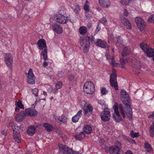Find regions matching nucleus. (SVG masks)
<instances>
[{
    "label": "nucleus",
    "instance_id": "obj_42",
    "mask_svg": "<svg viewBox=\"0 0 154 154\" xmlns=\"http://www.w3.org/2000/svg\"><path fill=\"white\" fill-rule=\"evenodd\" d=\"M148 21L150 23H154V15H151L148 19Z\"/></svg>",
    "mask_w": 154,
    "mask_h": 154
},
{
    "label": "nucleus",
    "instance_id": "obj_1",
    "mask_svg": "<svg viewBox=\"0 0 154 154\" xmlns=\"http://www.w3.org/2000/svg\"><path fill=\"white\" fill-rule=\"evenodd\" d=\"M120 97L121 101L125 104V106L124 109L122 104H119V109L120 112L123 118H125L126 114L129 119L131 120L132 118V111L130 104L129 95L125 90L122 89L120 92Z\"/></svg>",
    "mask_w": 154,
    "mask_h": 154
},
{
    "label": "nucleus",
    "instance_id": "obj_35",
    "mask_svg": "<svg viewBox=\"0 0 154 154\" xmlns=\"http://www.w3.org/2000/svg\"><path fill=\"white\" fill-rule=\"evenodd\" d=\"M67 118L63 114L61 116V119L60 120V124L63 123H66L67 122Z\"/></svg>",
    "mask_w": 154,
    "mask_h": 154
},
{
    "label": "nucleus",
    "instance_id": "obj_59",
    "mask_svg": "<svg viewBox=\"0 0 154 154\" xmlns=\"http://www.w3.org/2000/svg\"><path fill=\"white\" fill-rule=\"evenodd\" d=\"M154 117V111L150 115L148 116V118H153Z\"/></svg>",
    "mask_w": 154,
    "mask_h": 154
},
{
    "label": "nucleus",
    "instance_id": "obj_40",
    "mask_svg": "<svg viewBox=\"0 0 154 154\" xmlns=\"http://www.w3.org/2000/svg\"><path fill=\"white\" fill-rule=\"evenodd\" d=\"M63 82L61 81L58 82L56 84L55 87L58 89L61 88L63 86Z\"/></svg>",
    "mask_w": 154,
    "mask_h": 154
},
{
    "label": "nucleus",
    "instance_id": "obj_12",
    "mask_svg": "<svg viewBox=\"0 0 154 154\" xmlns=\"http://www.w3.org/2000/svg\"><path fill=\"white\" fill-rule=\"evenodd\" d=\"M135 20L138 28L140 31H142L146 26V23L140 17H137Z\"/></svg>",
    "mask_w": 154,
    "mask_h": 154
},
{
    "label": "nucleus",
    "instance_id": "obj_15",
    "mask_svg": "<svg viewBox=\"0 0 154 154\" xmlns=\"http://www.w3.org/2000/svg\"><path fill=\"white\" fill-rule=\"evenodd\" d=\"M26 115L24 111H20L15 116V120L18 122L22 121L26 118Z\"/></svg>",
    "mask_w": 154,
    "mask_h": 154
},
{
    "label": "nucleus",
    "instance_id": "obj_30",
    "mask_svg": "<svg viewBox=\"0 0 154 154\" xmlns=\"http://www.w3.org/2000/svg\"><path fill=\"white\" fill-rule=\"evenodd\" d=\"M43 125L45 129L48 131H50L53 128V126L47 123L43 124Z\"/></svg>",
    "mask_w": 154,
    "mask_h": 154
},
{
    "label": "nucleus",
    "instance_id": "obj_27",
    "mask_svg": "<svg viewBox=\"0 0 154 154\" xmlns=\"http://www.w3.org/2000/svg\"><path fill=\"white\" fill-rule=\"evenodd\" d=\"M35 128L33 126H30L29 127L27 130L28 134L30 136H32L35 132Z\"/></svg>",
    "mask_w": 154,
    "mask_h": 154
},
{
    "label": "nucleus",
    "instance_id": "obj_28",
    "mask_svg": "<svg viewBox=\"0 0 154 154\" xmlns=\"http://www.w3.org/2000/svg\"><path fill=\"white\" fill-rule=\"evenodd\" d=\"M41 56L43 57V59L45 61H46L48 59L47 48H46L42 51Z\"/></svg>",
    "mask_w": 154,
    "mask_h": 154
},
{
    "label": "nucleus",
    "instance_id": "obj_38",
    "mask_svg": "<svg viewBox=\"0 0 154 154\" xmlns=\"http://www.w3.org/2000/svg\"><path fill=\"white\" fill-rule=\"evenodd\" d=\"M15 103L16 107H18L21 109H23L24 108L23 105L22 104L20 101H18V102L16 101Z\"/></svg>",
    "mask_w": 154,
    "mask_h": 154
},
{
    "label": "nucleus",
    "instance_id": "obj_52",
    "mask_svg": "<svg viewBox=\"0 0 154 154\" xmlns=\"http://www.w3.org/2000/svg\"><path fill=\"white\" fill-rule=\"evenodd\" d=\"M85 16L88 19H91L92 17V15L88 14V13L85 14Z\"/></svg>",
    "mask_w": 154,
    "mask_h": 154
},
{
    "label": "nucleus",
    "instance_id": "obj_8",
    "mask_svg": "<svg viewBox=\"0 0 154 154\" xmlns=\"http://www.w3.org/2000/svg\"><path fill=\"white\" fill-rule=\"evenodd\" d=\"M54 17L55 21L58 23L65 24L68 21L67 17L60 14H55Z\"/></svg>",
    "mask_w": 154,
    "mask_h": 154
},
{
    "label": "nucleus",
    "instance_id": "obj_22",
    "mask_svg": "<svg viewBox=\"0 0 154 154\" xmlns=\"http://www.w3.org/2000/svg\"><path fill=\"white\" fill-rule=\"evenodd\" d=\"M99 3L103 7L107 8L110 5L109 0H99Z\"/></svg>",
    "mask_w": 154,
    "mask_h": 154
},
{
    "label": "nucleus",
    "instance_id": "obj_54",
    "mask_svg": "<svg viewBox=\"0 0 154 154\" xmlns=\"http://www.w3.org/2000/svg\"><path fill=\"white\" fill-rule=\"evenodd\" d=\"M128 14V13L126 10H123V15L125 16H127Z\"/></svg>",
    "mask_w": 154,
    "mask_h": 154
},
{
    "label": "nucleus",
    "instance_id": "obj_63",
    "mask_svg": "<svg viewBox=\"0 0 154 154\" xmlns=\"http://www.w3.org/2000/svg\"><path fill=\"white\" fill-rule=\"evenodd\" d=\"M134 71H135L136 72V74H139L140 73V72L139 71V68L137 69L136 68H134Z\"/></svg>",
    "mask_w": 154,
    "mask_h": 154
},
{
    "label": "nucleus",
    "instance_id": "obj_5",
    "mask_svg": "<svg viewBox=\"0 0 154 154\" xmlns=\"http://www.w3.org/2000/svg\"><path fill=\"white\" fill-rule=\"evenodd\" d=\"M109 81L111 86L114 87L116 90H118V87L117 81L116 71L113 68L112 69V73L110 75Z\"/></svg>",
    "mask_w": 154,
    "mask_h": 154
},
{
    "label": "nucleus",
    "instance_id": "obj_41",
    "mask_svg": "<svg viewBox=\"0 0 154 154\" xmlns=\"http://www.w3.org/2000/svg\"><path fill=\"white\" fill-rule=\"evenodd\" d=\"M105 56L107 59L109 60V61H111L112 60L114 59V57L113 56H111L110 54L108 52L106 53Z\"/></svg>",
    "mask_w": 154,
    "mask_h": 154
},
{
    "label": "nucleus",
    "instance_id": "obj_36",
    "mask_svg": "<svg viewBox=\"0 0 154 154\" xmlns=\"http://www.w3.org/2000/svg\"><path fill=\"white\" fill-rule=\"evenodd\" d=\"M130 135L133 138L138 137L140 134L138 132L134 133L133 131L131 130L130 131Z\"/></svg>",
    "mask_w": 154,
    "mask_h": 154
},
{
    "label": "nucleus",
    "instance_id": "obj_45",
    "mask_svg": "<svg viewBox=\"0 0 154 154\" xmlns=\"http://www.w3.org/2000/svg\"><path fill=\"white\" fill-rule=\"evenodd\" d=\"M54 117L55 121L59 124L60 123V116H59L54 115Z\"/></svg>",
    "mask_w": 154,
    "mask_h": 154
},
{
    "label": "nucleus",
    "instance_id": "obj_16",
    "mask_svg": "<svg viewBox=\"0 0 154 154\" xmlns=\"http://www.w3.org/2000/svg\"><path fill=\"white\" fill-rule=\"evenodd\" d=\"M51 28L54 31L57 33L60 34L63 32L62 27L57 23H55L51 26Z\"/></svg>",
    "mask_w": 154,
    "mask_h": 154
},
{
    "label": "nucleus",
    "instance_id": "obj_51",
    "mask_svg": "<svg viewBox=\"0 0 154 154\" xmlns=\"http://www.w3.org/2000/svg\"><path fill=\"white\" fill-rule=\"evenodd\" d=\"M109 62H110V64L112 65V67L115 66L116 64L117 63L114 60V59L112 60L111 61H109Z\"/></svg>",
    "mask_w": 154,
    "mask_h": 154
},
{
    "label": "nucleus",
    "instance_id": "obj_13",
    "mask_svg": "<svg viewBox=\"0 0 154 154\" xmlns=\"http://www.w3.org/2000/svg\"><path fill=\"white\" fill-rule=\"evenodd\" d=\"M101 120L104 122L109 121L110 118V112L107 110L103 111L100 115Z\"/></svg>",
    "mask_w": 154,
    "mask_h": 154
},
{
    "label": "nucleus",
    "instance_id": "obj_32",
    "mask_svg": "<svg viewBox=\"0 0 154 154\" xmlns=\"http://www.w3.org/2000/svg\"><path fill=\"white\" fill-rule=\"evenodd\" d=\"M79 32L81 35H84L87 32V29L85 26H82L79 28Z\"/></svg>",
    "mask_w": 154,
    "mask_h": 154
},
{
    "label": "nucleus",
    "instance_id": "obj_4",
    "mask_svg": "<svg viewBox=\"0 0 154 154\" xmlns=\"http://www.w3.org/2000/svg\"><path fill=\"white\" fill-rule=\"evenodd\" d=\"M84 92L87 94H92L95 91V87L93 82L91 81L85 82L83 86Z\"/></svg>",
    "mask_w": 154,
    "mask_h": 154
},
{
    "label": "nucleus",
    "instance_id": "obj_53",
    "mask_svg": "<svg viewBox=\"0 0 154 154\" xmlns=\"http://www.w3.org/2000/svg\"><path fill=\"white\" fill-rule=\"evenodd\" d=\"M99 141L101 146H102L104 144V140L103 139L100 138L99 139Z\"/></svg>",
    "mask_w": 154,
    "mask_h": 154
},
{
    "label": "nucleus",
    "instance_id": "obj_9",
    "mask_svg": "<svg viewBox=\"0 0 154 154\" xmlns=\"http://www.w3.org/2000/svg\"><path fill=\"white\" fill-rule=\"evenodd\" d=\"M113 108L115 113L112 115L113 118L116 122H119L122 121V118L118 111V104L116 103H115Z\"/></svg>",
    "mask_w": 154,
    "mask_h": 154
},
{
    "label": "nucleus",
    "instance_id": "obj_61",
    "mask_svg": "<svg viewBox=\"0 0 154 154\" xmlns=\"http://www.w3.org/2000/svg\"><path fill=\"white\" fill-rule=\"evenodd\" d=\"M120 1L121 3L123 5H125L127 4V3L124 1V0H120Z\"/></svg>",
    "mask_w": 154,
    "mask_h": 154
},
{
    "label": "nucleus",
    "instance_id": "obj_33",
    "mask_svg": "<svg viewBox=\"0 0 154 154\" xmlns=\"http://www.w3.org/2000/svg\"><path fill=\"white\" fill-rule=\"evenodd\" d=\"M85 137V134L83 132H81L75 136V138L78 140H81L84 138Z\"/></svg>",
    "mask_w": 154,
    "mask_h": 154
},
{
    "label": "nucleus",
    "instance_id": "obj_60",
    "mask_svg": "<svg viewBox=\"0 0 154 154\" xmlns=\"http://www.w3.org/2000/svg\"><path fill=\"white\" fill-rule=\"evenodd\" d=\"M92 26V24L91 23H88L87 24V26L88 28L91 27Z\"/></svg>",
    "mask_w": 154,
    "mask_h": 154
},
{
    "label": "nucleus",
    "instance_id": "obj_64",
    "mask_svg": "<svg viewBox=\"0 0 154 154\" xmlns=\"http://www.w3.org/2000/svg\"><path fill=\"white\" fill-rule=\"evenodd\" d=\"M98 27V26H97V28L95 30V32L96 33V34L100 30V29H99Z\"/></svg>",
    "mask_w": 154,
    "mask_h": 154
},
{
    "label": "nucleus",
    "instance_id": "obj_44",
    "mask_svg": "<svg viewBox=\"0 0 154 154\" xmlns=\"http://www.w3.org/2000/svg\"><path fill=\"white\" fill-rule=\"evenodd\" d=\"M32 92L35 97H37L38 95V90L37 88H35L32 89Z\"/></svg>",
    "mask_w": 154,
    "mask_h": 154
},
{
    "label": "nucleus",
    "instance_id": "obj_6",
    "mask_svg": "<svg viewBox=\"0 0 154 154\" xmlns=\"http://www.w3.org/2000/svg\"><path fill=\"white\" fill-rule=\"evenodd\" d=\"M140 47L149 57H152L154 53V49L150 47L149 45L143 42L140 44Z\"/></svg>",
    "mask_w": 154,
    "mask_h": 154
},
{
    "label": "nucleus",
    "instance_id": "obj_37",
    "mask_svg": "<svg viewBox=\"0 0 154 154\" xmlns=\"http://www.w3.org/2000/svg\"><path fill=\"white\" fill-rule=\"evenodd\" d=\"M68 79L69 82H73L75 80V76L72 74L69 75L68 77Z\"/></svg>",
    "mask_w": 154,
    "mask_h": 154
},
{
    "label": "nucleus",
    "instance_id": "obj_55",
    "mask_svg": "<svg viewBox=\"0 0 154 154\" xmlns=\"http://www.w3.org/2000/svg\"><path fill=\"white\" fill-rule=\"evenodd\" d=\"M58 89L57 88L55 87L54 89H53V93H54V94H57L58 92Z\"/></svg>",
    "mask_w": 154,
    "mask_h": 154
},
{
    "label": "nucleus",
    "instance_id": "obj_11",
    "mask_svg": "<svg viewBox=\"0 0 154 154\" xmlns=\"http://www.w3.org/2000/svg\"><path fill=\"white\" fill-rule=\"evenodd\" d=\"M27 82L30 84L33 85L35 84V78L32 69H30L27 74Z\"/></svg>",
    "mask_w": 154,
    "mask_h": 154
},
{
    "label": "nucleus",
    "instance_id": "obj_56",
    "mask_svg": "<svg viewBox=\"0 0 154 154\" xmlns=\"http://www.w3.org/2000/svg\"><path fill=\"white\" fill-rule=\"evenodd\" d=\"M53 89L52 87H50L48 88V91L49 93H51L52 92H53Z\"/></svg>",
    "mask_w": 154,
    "mask_h": 154
},
{
    "label": "nucleus",
    "instance_id": "obj_14",
    "mask_svg": "<svg viewBox=\"0 0 154 154\" xmlns=\"http://www.w3.org/2000/svg\"><path fill=\"white\" fill-rule=\"evenodd\" d=\"M93 109V106L91 104H88L86 106L84 107L83 109L85 115L88 116H90L92 114Z\"/></svg>",
    "mask_w": 154,
    "mask_h": 154
},
{
    "label": "nucleus",
    "instance_id": "obj_17",
    "mask_svg": "<svg viewBox=\"0 0 154 154\" xmlns=\"http://www.w3.org/2000/svg\"><path fill=\"white\" fill-rule=\"evenodd\" d=\"M26 116H35L37 115V112L35 109L30 108L26 109L24 112Z\"/></svg>",
    "mask_w": 154,
    "mask_h": 154
},
{
    "label": "nucleus",
    "instance_id": "obj_25",
    "mask_svg": "<svg viewBox=\"0 0 154 154\" xmlns=\"http://www.w3.org/2000/svg\"><path fill=\"white\" fill-rule=\"evenodd\" d=\"M131 52V49L129 47H125L124 48L123 51L121 53V55L122 57H125L129 54Z\"/></svg>",
    "mask_w": 154,
    "mask_h": 154
},
{
    "label": "nucleus",
    "instance_id": "obj_47",
    "mask_svg": "<svg viewBox=\"0 0 154 154\" xmlns=\"http://www.w3.org/2000/svg\"><path fill=\"white\" fill-rule=\"evenodd\" d=\"M98 103L102 106L105 105V102L104 100H99L97 101Z\"/></svg>",
    "mask_w": 154,
    "mask_h": 154
},
{
    "label": "nucleus",
    "instance_id": "obj_62",
    "mask_svg": "<svg viewBox=\"0 0 154 154\" xmlns=\"http://www.w3.org/2000/svg\"><path fill=\"white\" fill-rule=\"evenodd\" d=\"M125 154H133V153L131 151L128 150L125 152Z\"/></svg>",
    "mask_w": 154,
    "mask_h": 154
},
{
    "label": "nucleus",
    "instance_id": "obj_7",
    "mask_svg": "<svg viewBox=\"0 0 154 154\" xmlns=\"http://www.w3.org/2000/svg\"><path fill=\"white\" fill-rule=\"evenodd\" d=\"M15 130H14L13 137L15 141L17 143L20 142L21 139V136L20 132L23 131V127L21 125L19 127H16Z\"/></svg>",
    "mask_w": 154,
    "mask_h": 154
},
{
    "label": "nucleus",
    "instance_id": "obj_49",
    "mask_svg": "<svg viewBox=\"0 0 154 154\" xmlns=\"http://www.w3.org/2000/svg\"><path fill=\"white\" fill-rule=\"evenodd\" d=\"M101 22L103 24H105L106 22V18L103 17L101 18L100 20Z\"/></svg>",
    "mask_w": 154,
    "mask_h": 154
},
{
    "label": "nucleus",
    "instance_id": "obj_19",
    "mask_svg": "<svg viewBox=\"0 0 154 154\" xmlns=\"http://www.w3.org/2000/svg\"><path fill=\"white\" fill-rule=\"evenodd\" d=\"M4 59L6 64L8 66H10L13 62V59L11 55L10 54H5Z\"/></svg>",
    "mask_w": 154,
    "mask_h": 154
},
{
    "label": "nucleus",
    "instance_id": "obj_23",
    "mask_svg": "<svg viewBox=\"0 0 154 154\" xmlns=\"http://www.w3.org/2000/svg\"><path fill=\"white\" fill-rule=\"evenodd\" d=\"M83 132L87 134H89L91 133L92 132V128L89 125H84L83 129Z\"/></svg>",
    "mask_w": 154,
    "mask_h": 154
},
{
    "label": "nucleus",
    "instance_id": "obj_58",
    "mask_svg": "<svg viewBox=\"0 0 154 154\" xmlns=\"http://www.w3.org/2000/svg\"><path fill=\"white\" fill-rule=\"evenodd\" d=\"M48 65V63L45 61H44L43 63V66L44 67H46Z\"/></svg>",
    "mask_w": 154,
    "mask_h": 154
},
{
    "label": "nucleus",
    "instance_id": "obj_57",
    "mask_svg": "<svg viewBox=\"0 0 154 154\" xmlns=\"http://www.w3.org/2000/svg\"><path fill=\"white\" fill-rule=\"evenodd\" d=\"M122 40L121 39L120 37H119L118 39L117 40V42L119 43H122Z\"/></svg>",
    "mask_w": 154,
    "mask_h": 154
},
{
    "label": "nucleus",
    "instance_id": "obj_29",
    "mask_svg": "<svg viewBox=\"0 0 154 154\" xmlns=\"http://www.w3.org/2000/svg\"><path fill=\"white\" fill-rule=\"evenodd\" d=\"M149 132L150 137H153L154 136V121L152 122V124L150 126Z\"/></svg>",
    "mask_w": 154,
    "mask_h": 154
},
{
    "label": "nucleus",
    "instance_id": "obj_43",
    "mask_svg": "<svg viewBox=\"0 0 154 154\" xmlns=\"http://www.w3.org/2000/svg\"><path fill=\"white\" fill-rule=\"evenodd\" d=\"M80 11V8L79 5H75L74 9V11L76 14L79 13Z\"/></svg>",
    "mask_w": 154,
    "mask_h": 154
},
{
    "label": "nucleus",
    "instance_id": "obj_50",
    "mask_svg": "<svg viewBox=\"0 0 154 154\" xmlns=\"http://www.w3.org/2000/svg\"><path fill=\"white\" fill-rule=\"evenodd\" d=\"M126 140H128L129 142L135 144L136 143V141L132 139H131L127 137Z\"/></svg>",
    "mask_w": 154,
    "mask_h": 154
},
{
    "label": "nucleus",
    "instance_id": "obj_31",
    "mask_svg": "<svg viewBox=\"0 0 154 154\" xmlns=\"http://www.w3.org/2000/svg\"><path fill=\"white\" fill-rule=\"evenodd\" d=\"M7 126L8 127H11L13 131L14 130L16 129V127H19L15 125L12 122L9 121L7 123Z\"/></svg>",
    "mask_w": 154,
    "mask_h": 154
},
{
    "label": "nucleus",
    "instance_id": "obj_26",
    "mask_svg": "<svg viewBox=\"0 0 154 154\" xmlns=\"http://www.w3.org/2000/svg\"><path fill=\"white\" fill-rule=\"evenodd\" d=\"M144 147L146 152L148 153H149L153 150L151 146L147 142H146L144 143Z\"/></svg>",
    "mask_w": 154,
    "mask_h": 154
},
{
    "label": "nucleus",
    "instance_id": "obj_10",
    "mask_svg": "<svg viewBox=\"0 0 154 154\" xmlns=\"http://www.w3.org/2000/svg\"><path fill=\"white\" fill-rule=\"evenodd\" d=\"M59 147L60 152L63 154H72L73 151L66 145L59 144Z\"/></svg>",
    "mask_w": 154,
    "mask_h": 154
},
{
    "label": "nucleus",
    "instance_id": "obj_3",
    "mask_svg": "<svg viewBox=\"0 0 154 154\" xmlns=\"http://www.w3.org/2000/svg\"><path fill=\"white\" fill-rule=\"evenodd\" d=\"M91 38L90 37L86 36L80 38V45L83 46L84 48L83 51L84 52L86 53L88 51L90 45V42L91 41Z\"/></svg>",
    "mask_w": 154,
    "mask_h": 154
},
{
    "label": "nucleus",
    "instance_id": "obj_34",
    "mask_svg": "<svg viewBox=\"0 0 154 154\" xmlns=\"http://www.w3.org/2000/svg\"><path fill=\"white\" fill-rule=\"evenodd\" d=\"M88 3V1L87 0L86 1L85 3L83 6V8L85 11V14L88 13L90 11V7Z\"/></svg>",
    "mask_w": 154,
    "mask_h": 154
},
{
    "label": "nucleus",
    "instance_id": "obj_20",
    "mask_svg": "<svg viewBox=\"0 0 154 154\" xmlns=\"http://www.w3.org/2000/svg\"><path fill=\"white\" fill-rule=\"evenodd\" d=\"M120 20L123 24L126 26L127 28L129 29L131 28V24L130 22L123 16H120Z\"/></svg>",
    "mask_w": 154,
    "mask_h": 154
},
{
    "label": "nucleus",
    "instance_id": "obj_18",
    "mask_svg": "<svg viewBox=\"0 0 154 154\" xmlns=\"http://www.w3.org/2000/svg\"><path fill=\"white\" fill-rule=\"evenodd\" d=\"M38 48L40 50H42L44 48H47L45 41L42 39H40L37 42Z\"/></svg>",
    "mask_w": 154,
    "mask_h": 154
},
{
    "label": "nucleus",
    "instance_id": "obj_48",
    "mask_svg": "<svg viewBox=\"0 0 154 154\" xmlns=\"http://www.w3.org/2000/svg\"><path fill=\"white\" fill-rule=\"evenodd\" d=\"M120 61L121 64L122 65H125V60L123 58H122L120 59Z\"/></svg>",
    "mask_w": 154,
    "mask_h": 154
},
{
    "label": "nucleus",
    "instance_id": "obj_46",
    "mask_svg": "<svg viewBox=\"0 0 154 154\" xmlns=\"http://www.w3.org/2000/svg\"><path fill=\"white\" fill-rule=\"evenodd\" d=\"M108 91L106 89V88L103 87L102 88L101 91V92L102 94L103 95L106 94L108 93Z\"/></svg>",
    "mask_w": 154,
    "mask_h": 154
},
{
    "label": "nucleus",
    "instance_id": "obj_21",
    "mask_svg": "<svg viewBox=\"0 0 154 154\" xmlns=\"http://www.w3.org/2000/svg\"><path fill=\"white\" fill-rule=\"evenodd\" d=\"M120 150L119 148H116L113 146L109 147L108 150L110 154H119Z\"/></svg>",
    "mask_w": 154,
    "mask_h": 154
},
{
    "label": "nucleus",
    "instance_id": "obj_39",
    "mask_svg": "<svg viewBox=\"0 0 154 154\" xmlns=\"http://www.w3.org/2000/svg\"><path fill=\"white\" fill-rule=\"evenodd\" d=\"M114 146H115L116 148H119V149L120 150L121 148V144L119 141H116L114 143Z\"/></svg>",
    "mask_w": 154,
    "mask_h": 154
},
{
    "label": "nucleus",
    "instance_id": "obj_2",
    "mask_svg": "<svg viewBox=\"0 0 154 154\" xmlns=\"http://www.w3.org/2000/svg\"><path fill=\"white\" fill-rule=\"evenodd\" d=\"M91 42L92 44H94L96 46L100 47L102 48H107L108 51L109 50V45H108L106 42L101 39L97 38L95 39V38L92 36Z\"/></svg>",
    "mask_w": 154,
    "mask_h": 154
},
{
    "label": "nucleus",
    "instance_id": "obj_24",
    "mask_svg": "<svg viewBox=\"0 0 154 154\" xmlns=\"http://www.w3.org/2000/svg\"><path fill=\"white\" fill-rule=\"evenodd\" d=\"M82 111L79 110L77 114L73 116L72 118V121L73 122L75 123L78 121L79 120L81 117L82 114Z\"/></svg>",
    "mask_w": 154,
    "mask_h": 154
}]
</instances>
